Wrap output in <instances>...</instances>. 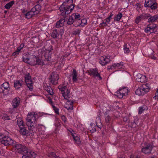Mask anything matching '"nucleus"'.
Returning a JSON list of instances; mask_svg holds the SVG:
<instances>
[{
  "label": "nucleus",
  "mask_w": 158,
  "mask_h": 158,
  "mask_svg": "<svg viewBox=\"0 0 158 158\" xmlns=\"http://www.w3.org/2000/svg\"><path fill=\"white\" fill-rule=\"evenodd\" d=\"M30 55L29 54H26L23 56V61L24 62L29 64L31 65H38L43 66L45 65L44 63L43 60L39 57H36L35 55H33L32 58L30 59Z\"/></svg>",
  "instance_id": "nucleus-1"
},
{
  "label": "nucleus",
  "mask_w": 158,
  "mask_h": 158,
  "mask_svg": "<svg viewBox=\"0 0 158 158\" xmlns=\"http://www.w3.org/2000/svg\"><path fill=\"white\" fill-rule=\"evenodd\" d=\"M37 116V113L34 112H29L26 118V124L28 127H30V132H32V129L35 128L34 125Z\"/></svg>",
  "instance_id": "nucleus-2"
},
{
  "label": "nucleus",
  "mask_w": 158,
  "mask_h": 158,
  "mask_svg": "<svg viewBox=\"0 0 158 158\" xmlns=\"http://www.w3.org/2000/svg\"><path fill=\"white\" fill-rule=\"evenodd\" d=\"M0 142L5 146L13 145L14 141L10 137L1 135L0 133Z\"/></svg>",
  "instance_id": "nucleus-3"
},
{
  "label": "nucleus",
  "mask_w": 158,
  "mask_h": 158,
  "mask_svg": "<svg viewBox=\"0 0 158 158\" xmlns=\"http://www.w3.org/2000/svg\"><path fill=\"white\" fill-rule=\"evenodd\" d=\"M148 84H143L139 87L135 91L136 94L139 96L143 95L149 91L150 88L148 86Z\"/></svg>",
  "instance_id": "nucleus-4"
},
{
  "label": "nucleus",
  "mask_w": 158,
  "mask_h": 158,
  "mask_svg": "<svg viewBox=\"0 0 158 158\" xmlns=\"http://www.w3.org/2000/svg\"><path fill=\"white\" fill-rule=\"evenodd\" d=\"M86 73H88V74L90 76H93L94 77H97L99 80L102 79V78L100 76V74L98 73V69L97 68L90 69L89 70L86 71Z\"/></svg>",
  "instance_id": "nucleus-5"
},
{
  "label": "nucleus",
  "mask_w": 158,
  "mask_h": 158,
  "mask_svg": "<svg viewBox=\"0 0 158 158\" xmlns=\"http://www.w3.org/2000/svg\"><path fill=\"white\" fill-rule=\"evenodd\" d=\"M60 91L62 92L63 96L65 99H68L70 96V90L67 88L66 86L58 88Z\"/></svg>",
  "instance_id": "nucleus-6"
},
{
  "label": "nucleus",
  "mask_w": 158,
  "mask_h": 158,
  "mask_svg": "<svg viewBox=\"0 0 158 158\" xmlns=\"http://www.w3.org/2000/svg\"><path fill=\"white\" fill-rule=\"evenodd\" d=\"M128 90L126 87H124L123 89H120L119 90L115 93V94L119 98H122L123 96L127 94Z\"/></svg>",
  "instance_id": "nucleus-7"
},
{
  "label": "nucleus",
  "mask_w": 158,
  "mask_h": 158,
  "mask_svg": "<svg viewBox=\"0 0 158 158\" xmlns=\"http://www.w3.org/2000/svg\"><path fill=\"white\" fill-rule=\"evenodd\" d=\"M24 125H20L19 129V132L21 134L23 135H29V133L32 134L34 133L33 129H32V132H30V130L29 129L30 127H28V130H27Z\"/></svg>",
  "instance_id": "nucleus-8"
},
{
  "label": "nucleus",
  "mask_w": 158,
  "mask_h": 158,
  "mask_svg": "<svg viewBox=\"0 0 158 158\" xmlns=\"http://www.w3.org/2000/svg\"><path fill=\"white\" fill-rule=\"evenodd\" d=\"M58 75L56 73H53L52 74L49 78L50 81L53 85H56L57 83V80L59 79Z\"/></svg>",
  "instance_id": "nucleus-9"
},
{
  "label": "nucleus",
  "mask_w": 158,
  "mask_h": 158,
  "mask_svg": "<svg viewBox=\"0 0 158 158\" xmlns=\"http://www.w3.org/2000/svg\"><path fill=\"white\" fill-rule=\"evenodd\" d=\"M153 148L152 145L148 143L145 147L142 148V151L145 154H149L151 153Z\"/></svg>",
  "instance_id": "nucleus-10"
},
{
  "label": "nucleus",
  "mask_w": 158,
  "mask_h": 158,
  "mask_svg": "<svg viewBox=\"0 0 158 158\" xmlns=\"http://www.w3.org/2000/svg\"><path fill=\"white\" fill-rule=\"evenodd\" d=\"M53 50V48L52 46H51L49 49L46 50L44 54L45 60L48 61L51 60V56L52 54V52L51 51Z\"/></svg>",
  "instance_id": "nucleus-11"
},
{
  "label": "nucleus",
  "mask_w": 158,
  "mask_h": 158,
  "mask_svg": "<svg viewBox=\"0 0 158 158\" xmlns=\"http://www.w3.org/2000/svg\"><path fill=\"white\" fill-rule=\"evenodd\" d=\"M74 6V4H71L70 5H67L66 6V8H68V9L64 10V11L62 12V14L63 15H68L69 14L73 9Z\"/></svg>",
  "instance_id": "nucleus-12"
},
{
  "label": "nucleus",
  "mask_w": 158,
  "mask_h": 158,
  "mask_svg": "<svg viewBox=\"0 0 158 158\" xmlns=\"http://www.w3.org/2000/svg\"><path fill=\"white\" fill-rule=\"evenodd\" d=\"M24 154L26 155H24L22 158H35L36 157V154L31 150Z\"/></svg>",
  "instance_id": "nucleus-13"
},
{
  "label": "nucleus",
  "mask_w": 158,
  "mask_h": 158,
  "mask_svg": "<svg viewBox=\"0 0 158 158\" xmlns=\"http://www.w3.org/2000/svg\"><path fill=\"white\" fill-rule=\"evenodd\" d=\"M66 17H64L61 19L59 20L57 22L56 24V28H63L64 22L66 21Z\"/></svg>",
  "instance_id": "nucleus-14"
},
{
  "label": "nucleus",
  "mask_w": 158,
  "mask_h": 158,
  "mask_svg": "<svg viewBox=\"0 0 158 158\" xmlns=\"http://www.w3.org/2000/svg\"><path fill=\"white\" fill-rule=\"evenodd\" d=\"M20 99L19 97H16L12 101V105L14 108H17L19 105Z\"/></svg>",
  "instance_id": "nucleus-15"
},
{
  "label": "nucleus",
  "mask_w": 158,
  "mask_h": 158,
  "mask_svg": "<svg viewBox=\"0 0 158 158\" xmlns=\"http://www.w3.org/2000/svg\"><path fill=\"white\" fill-rule=\"evenodd\" d=\"M136 78L139 82H143L146 81L145 76L140 73L137 74L136 76Z\"/></svg>",
  "instance_id": "nucleus-16"
},
{
  "label": "nucleus",
  "mask_w": 158,
  "mask_h": 158,
  "mask_svg": "<svg viewBox=\"0 0 158 158\" xmlns=\"http://www.w3.org/2000/svg\"><path fill=\"white\" fill-rule=\"evenodd\" d=\"M87 21L86 19H82L78 20V23L75 24L74 26L75 27L78 26H84L87 23Z\"/></svg>",
  "instance_id": "nucleus-17"
},
{
  "label": "nucleus",
  "mask_w": 158,
  "mask_h": 158,
  "mask_svg": "<svg viewBox=\"0 0 158 158\" xmlns=\"http://www.w3.org/2000/svg\"><path fill=\"white\" fill-rule=\"evenodd\" d=\"M106 57H105L103 56H101L99 59V63L102 66H104L110 62V60L107 61L106 60Z\"/></svg>",
  "instance_id": "nucleus-18"
},
{
  "label": "nucleus",
  "mask_w": 158,
  "mask_h": 158,
  "mask_svg": "<svg viewBox=\"0 0 158 158\" xmlns=\"http://www.w3.org/2000/svg\"><path fill=\"white\" fill-rule=\"evenodd\" d=\"M22 147H20L19 150H18V152L20 153L23 154L27 152L30 150L28 149L24 145H22Z\"/></svg>",
  "instance_id": "nucleus-19"
},
{
  "label": "nucleus",
  "mask_w": 158,
  "mask_h": 158,
  "mask_svg": "<svg viewBox=\"0 0 158 158\" xmlns=\"http://www.w3.org/2000/svg\"><path fill=\"white\" fill-rule=\"evenodd\" d=\"M73 101L70 102V101H68L64 106V107L68 110H72L73 107Z\"/></svg>",
  "instance_id": "nucleus-20"
},
{
  "label": "nucleus",
  "mask_w": 158,
  "mask_h": 158,
  "mask_svg": "<svg viewBox=\"0 0 158 158\" xmlns=\"http://www.w3.org/2000/svg\"><path fill=\"white\" fill-rule=\"evenodd\" d=\"M158 19V15H156L153 16H152L150 15V16L148 19V22L149 23L150 22L153 23L155 22Z\"/></svg>",
  "instance_id": "nucleus-21"
},
{
  "label": "nucleus",
  "mask_w": 158,
  "mask_h": 158,
  "mask_svg": "<svg viewBox=\"0 0 158 158\" xmlns=\"http://www.w3.org/2000/svg\"><path fill=\"white\" fill-rule=\"evenodd\" d=\"M23 81L22 80H17L14 82V87L16 89H19L22 85Z\"/></svg>",
  "instance_id": "nucleus-22"
},
{
  "label": "nucleus",
  "mask_w": 158,
  "mask_h": 158,
  "mask_svg": "<svg viewBox=\"0 0 158 158\" xmlns=\"http://www.w3.org/2000/svg\"><path fill=\"white\" fill-rule=\"evenodd\" d=\"M26 83L30 90H32L33 89V84L31 79L25 81Z\"/></svg>",
  "instance_id": "nucleus-23"
},
{
  "label": "nucleus",
  "mask_w": 158,
  "mask_h": 158,
  "mask_svg": "<svg viewBox=\"0 0 158 158\" xmlns=\"http://www.w3.org/2000/svg\"><path fill=\"white\" fill-rule=\"evenodd\" d=\"M73 82H76L77 80V74L76 72V70L75 69H73Z\"/></svg>",
  "instance_id": "nucleus-24"
},
{
  "label": "nucleus",
  "mask_w": 158,
  "mask_h": 158,
  "mask_svg": "<svg viewBox=\"0 0 158 158\" xmlns=\"http://www.w3.org/2000/svg\"><path fill=\"white\" fill-rule=\"evenodd\" d=\"M76 20H74L73 18L71 15L69 16V18L67 22V23L69 25H70L72 24L73 23H74L73 25L76 24Z\"/></svg>",
  "instance_id": "nucleus-25"
},
{
  "label": "nucleus",
  "mask_w": 158,
  "mask_h": 158,
  "mask_svg": "<svg viewBox=\"0 0 158 158\" xmlns=\"http://www.w3.org/2000/svg\"><path fill=\"white\" fill-rule=\"evenodd\" d=\"M48 156L50 158H60L59 156H57L56 153L53 152H48Z\"/></svg>",
  "instance_id": "nucleus-26"
},
{
  "label": "nucleus",
  "mask_w": 158,
  "mask_h": 158,
  "mask_svg": "<svg viewBox=\"0 0 158 158\" xmlns=\"http://www.w3.org/2000/svg\"><path fill=\"white\" fill-rule=\"evenodd\" d=\"M15 148V150L18 151V150H19L20 147H22V145L19 143H18L15 142H14V144L12 145Z\"/></svg>",
  "instance_id": "nucleus-27"
},
{
  "label": "nucleus",
  "mask_w": 158,
  "mask_h": 158,
  "mask_svg": "<svg viewBox=\"0 0 158 158\" xmlns=\"http://www.w3.org/2000/svg\"><path fill=\"white\" fill-rule=\"evenodd\" d=\"M59 35L58 32V29H55L53 30L51 35V36L54 38H56Z\"/></svg>",
  "instance_id": "nucleus-28"
},
{
  "label": "nucleus",
  "mask_w": 158,
  "mask_h": 158,
  "mask_svg": "<svg viewBox=\"0 0 158 158\" xmlns=\"http://www.w3.org/2000/svg\"><path fill=\"white\" fill-rule=\"evenodd\" d=\"M148 109V107L145 105L140 107L139 108V114H141L144 110H147Z\"/></svg>",
  "instance_id": "nucleus-29"
},
{
  "label": "nucleus",
  "mask_w": 158,
  "mask_h": 158,
  "mask_svg": "<svg viewBox=\"0 0 158 158\" xmlns=\"http://www.w3.org/2000/svg\"><path fill=\"white\" fill-rule=\"evenodd\" d=\"M15 3V1H12L9 3L6 4L4 6L5 8L8 9H9Z\"/></svg>",
  "instance_id": "nucleus-30"
},
{
  "label": "nucleus",
  "mask_w": 158,
  "mask_h": 158,
  "mask_svg": "<svg viewBox=\"0 0 158 158\" xmlns=\"http://www.w3.org/2000/svg\"><path fill=\"white\" fill-rule=\"evenodd\" d=\"M66 3L65 2H64L63 4L61 5L59 7V10L60 11H64V10L68 9V8H66V6L65 4Z\"/></svg>",
  "instance_id": "nucleus-31"
},
{
  "label": "nucleus",
  "mask_w": 158,
  "mask_h": 158,
  "mask_svg": "<svg viewBox=\"0 0 158 158\" xmlns=\"http://www.w3.org/2000/svg\"><path fill=\"white\" fill-rule=\"evenodd\" d=\"M72 135L76 143L78 145H79L81 143V141L80 140L78 136H75L74 135Z\"/></svg>",
  "instance_id": "nucleus-32"
},
{
  "label": "nucleus",
  "mask_w": 158,
  "mask_h": 158,
  "mask_svg": "<svg viewBox=\"0 0 158 158\" xmlns=\"http://www.w3.org/2000/svg\"><path fill=\"white\" fill-rule=\"evenodd\" d=\"M34 14L32 12L30 11L25 14V17L27 19H29L32 17Z\"/></svg>",
  "instance_id": "nucleus-33"
},
{
  "label": "nucleus",
  "mask_w": 158,
  "mask_h": 158,
  "mask_svg": "<svg viewBox=\"0 0 158 158\" xmlns=\"http://www.w3.org/2000/svg\"><path fill=\"white\" fill-rule=\"evenodd\" d=\"M148 26L151 27L153 29L152 31V32H154L155 33L157 31V26L156 24H149L148 25Z\"/></svg>",
  "instance_id": "nucleus-34"
},
{
  "label": "nucleus",
  "mask_w": 158,
  "mask_h": 158,
  "mask_svg": "<svg viewBox=\"0 0 158 158\" xmlns=\"http://www.w3.org/2000/svg\"><path fill=\"white\" fill-rule=\"evenodd\" d=\"M158 6V4L156 2H153V3L151 4L150 6L149 7L152 10H155L156 9Z\"/></svg>",
  "instance_id": "nucleus-35"
},
{
  "label": "nucleus",
  "mask_w": 158,
  "mask_h": 158,
  "mask_svg": "<svg viewBox=\"0 0 158 158\" xmlns=\"http://www.w3.org/2000/svg\"><path fill=\"white\" fill-rule=\"evenodd\" d=\"M45 90L50 95H53V90L50 86H47Z\"/></svg>",
  "instance_id": "nucleus-36"
},
{
  "label": "nucleus",
  "mask_w": 158,
  "mask_h": 158,
  "mask_svg": "<svg viewBox=\"0 0 158 158\" xmlns=\"http://www.w3.org/2000/svg\"><path fill=\"white\" fill-rule=\"evenodd\" d=\"M73 15L74 17V20H76V22L77 21H78L79 19H80V18L81 17L80 14L77 13H73Z\"/></svg>",
  "instance_id": "nucleus-37"
},
{
  "label": "nucleus",
  "mask_w": 158,
  "mask_h": 158,
  "mask_svg": "<svg viewBox=\"0 0 158 158\" xmlns=\"http://www.w3.org/2000/svg\"><path fill=\"white\" fill-rule=\"evenodd\" d=\"M4 91V95H7L9 93L10 90V87H2Z\"/></svg>",
  "instance_id": "nucleus-38"
},
{
  "label": "nucleus",
  "mask_w": 158,
  "mask_h": 158,
  "mask_svg": "<svg viewBox=\"0 0 158 158\" xmlns=\"http://www.w3.org/2000/svg\"><path fill=\"white\" fill-rule=\"evenodd\" d=\"M122 17V14L120 12L116 15V17L114 19L115 21H119L120 20Z\"/></svg>",
  "instance_id": "nucleus-39"
},
{
  "label": "nucleus",
  "mask_w": 158,
  "mask_h": 158,
  "mask_svg": "<svg viewBox=\"0 0 158 158\" xmlns=\"http://www.w3.org/2000/svg\"><path fill=\"white\" fill-rule=\"evenodd\" d=\"M140 15L142 19H147L150 16V14H149L143 13Z\"/></svg>",
  "instance_id": "nucleus-40"
},
{
  "label": "nucleus",
  "mask_w": 158,
  "mask_h": 158,
  "mask_svg": "<svg viewBox=\"0 0 158 158\" xmlns=\"http://www.w3.org/2000/svg\"><path fill=\"white\" fill-rule=\"evenodd\" d=\"M153 30V29L151 27L148 26V27L146 28L145 29V31L146 32H150V33H155L154 32H152V31Z\"/></svg>",
  "instance_id": "nucleus-41"
},
{
  "label": "nucleus",
  "mask_w": 158,
  "mask_h": 158,
  "mask_svg": "<svg viewBox=\"0 0 158 158\" xmlns=\"http://www.w3.org/2000/svg\"><path fill=\"white\" fill-rule=\"evenodd\" d=\"M114 68H115L116 67H119V68H122V66L123 65V63L122 62H120L119 63H118L117 64H114Z\"/></svg>",
  "instance_id": "nucleus-42"
},
{
  "label": "nucleus",
  "mask_w": 158,
  "mask_h": 158,
  "mask_svg": "<svg viewBox=\"0 0 158 158\" xmlns=\"http://www.w3.org/2000/svg\"><path fill=\"white\" fill-rule=\"evenodd\" d=\"M24 77L25 78V81L31 80V77L30 73H26V74L24 76Z\"/></svg>",
  "instance_id": "nucleus-43"
},
{
  "label": "nucleus",
  "mask_w": 158,
  "mask_h": 158,
  "mask_svg": "<svg viewBox=\"0 0 158 158\" xmlns=\"http://www.w3.org/2000/svg\"><path fill=\"white\" fill-rule=\"evenodd\" d=\"M35 7V8H36L37 10L36 13L40 12L41 9V6L39 4H37L36 5Z\"/></svg>",
  "instance_id": "nucleus-44"
},
{
  "label": "nucleus",
  "mask_w": 158,
  "mask_h": 158,
  "mask_svg": "<svg viewBox=\"0 0 158 158\" xmlns=\"http://www.w3.org/2000/svg\"><path fill=\"white\" fill-rule=\"evenodd\" d=\"M105 120L106 123H109L111 119L110 117L107 114H105Z\"/></svg>",
  "instance_id": "nucleus-45"
},
{
  "label": "nucleus",
  "mask_w": 158,
  "mask_h": 158,
  "mask_svg": "<svg viewBox=\"0 0 158 158\" xmlns=\"http://www.w3.org/2000/svg\"><path fill=\"white\" fill-rule=\"evenodd\" d=\"M113 15V14L112 13H111L110 14V15L109 16V17L107 18L105 20H106V22L108 23H109L110 22L111 19Z\"/></svg>",
  "instance_id": "nucleus-46"
},
{
  "label": "nucleus",
  "mask_w": 158,
  "mask_h": 158,
  "mask_svg": "<svg viewBox=\"0 0 158 158\" xmlns=\"http://www.w3.org/2000/svg\"><path fill=\"white\" fill-rule=\"evenodd\" d=\"M151 4H150L149 0H146L144 4V6L145 7H149Z\"/></svg>",
  "instance_id": "nucleus-47"
},
{
  "label": "nucleus",
  "mask_w": 158,
  "mask_h": 158,
  "mask_svg": "<svg viewBox=\"0 0 158 158\" xmlns=\"http://www.w3.org/2000/svg\"><path fill=\"white\" fill-rule=\"evenodd\" d=\"M2 119L4 120H10V116L7 115H3L2 117Z\"/></svg>",
  "instance_id": "nucleus-48"
},
{
  "label": "nucleus",
  "mask_w": 158,
  "mask_h": 158,
  "mask_svg": "<svg viewBox=\"0 0 158 158\" xmlns=\"http://www.w3.org/2000/svg\"><path fill=\"white\" fill-rule=\"evenodd\" d=\"M80 30L79 29H77L75 30V31H73V35H78L80 34Z\"/></svg>",
  "instance_id": "nucleus-49"
},
{
  "label": "nucleus",
  "mask_w": 158,
  "mask_h": 158,
  "mask_svg": "<svg viewBox=\"0 0 158 158\" xmlns=\"http://www.w3.org/2000/svg\"><path fill=\"white\" fill-rule=\"evenodd\" d=\"M1 86L3 87H10L9 84L7 82H4L2 85Z\"/></svg>",
  "instance_id": "nucleus-50"
},
{
  "label": "nucleus",
  "mask_w": 158,
  "mask_h": 158,
  "mask_svg": "<svg viewBox=\"0 0 158 158\" xmlns=\"http://www.w3.org/2000/svg\"><path fill=\"white\" fill-rule=\"evenodd\" d=\"M52 106L53 108V110L55 111V113L56 114H59V109H58L56 107V106H55L53 105H52Z\"/></svg>",
  "instance_id": "nucleus-51"
},
{
  "label": "nucleus",
  "mask_w": 158,
  "mask_h": 158,
  "mask_svg": "<svg viewBox=\"0 0 158 158\" xmlns=\"http://www.w3.org/2000/svg\"><path fill=\"white\" fill-rule=\"evenodd\" d=\"M63 28H60V29L59 30L58 29V33L59 35H60L61 36L64 33V30H63Z\"/></svg>",
  "instance_id": "nucleus-52"
},
{
  "label": "nucleus",
  "mask_w": 158,
  "mask_h": 158,
  "mask_svg": "<svg viewBox=\"0 0 158 158\" xmlns=\"http://www.w3.org/2000/svg\"><path fill=\"white\" fill-rule=\"evenodd\" d=\"M24 46L23 43H22L17 48L18 50L20 51L24 47Z\"/></svg>",
  "instance_id": "nucleus-53"
},
{
  "label": "nucleus",
  "mask_w": 158,
  "mask_h": 158,
  "mask_svg": "<svg viewBox=\"0 0 158 158\" xmlns=\"http://www.w3.org/2000/svg\"><path fill=\"white\" fill-rule=\"evenodd\" d=\"M123 48V49L125 50L126 51V52H129L130 50H129V48L127 47V45L126 44L124 45Z\"/></svg>",
  "instance_id": "nucleus-54"
},
{
  "label": "nucleus",
  "mask_w": 158,
  "mask_h": 158,
  "mask_svg": "<svg viewBox=\"0 0 158 158\" xmlns=\"http://www.w3.org/2000/svg\"><path fill=\"white\" fill-rule=\"evenodd\" d=\"M17 124L19 127V128H20V125H24L23 124V122L22 120L20 121L19 122L18 120H17Z\"/></svg>",
  "instance_id": "nucleus-55"
},
{
  "label": "nucleus",
  "mask_w": 158,
  "mask_h": 158,
  "mask_svg": "<svg viewBox=\"0 0 158 158\" xmlns=\"http://www.w3.org/2000/svg\"><path fill=\"white\" fill-rule=\"evenodd\" d=\"M123 121L124 122H129V118L127 116H125L123 118Z\"/></svg>",
  "instance_id": "nucleus-56"
},
{
  "label": "nucleus",
  "mask_w": 158,
  "mask_h": 158,
  "mask_svg": "<svg viewBox=\"0 0 158 158\" xmlns=\"http://www.w3.org/2000/svg\"><path fill=\"white\" fill-rule=\"evenodd\" d=\"M107 24L106 22H102L100 24V27H106L107 26Z\"/></svg>",
  "instance_id": "nucleus-57"
},
{
  "label": "nucleus",
  "mask_w": 158,
  "mask_h": 158,
  "mask_svg": "<svg viewBox=\"0 0 158 158\" xmlns=\"http://www.w3.org/2000/svg\"><path fill=\"white\" fill-rule=\"evenodd\" d=\"M115 69V68H114V64H113L112 66H108V67H107V69L108 70H110V69Z\"/></svg>",
  "instance_id": "nucleus-58"
},
{
  "label": "nucleus",
  "mask_w": 158,
  "mask_h": 158,
  "mask_svg": "<svg viewBox=\"0 0 158 158\" xmlns=\"http://www.w3.org/2000/svg\"><path fill=\"white\" fill-rule=\"evenodd\" d=\"M31 11L33 12V13L34 14V13L35 12H37L36 10V8H35V7L34 6L33 8H32L31 10H30Z\"/></svg>",
  "instance_id": "nucleus-59"
},
{
  "label": "nucleus",
  "mask_w": 158,
  "mask_h": 158,
  "mask_svg": "<svg viewBox=\"0 0 158 158\" xmlns=\"http://www.w3.org/2000/svg\"><path fill=\"white\" fill-rule=\"evenodd\" d=\"M138 122V119L136 118L134 120L133 122H132L134 123H135V124H137V123Z\"/></svg>",
  "instance_id": "nucleus-60"
},
{
  "label": "nucleus",
  "mask_w": 158,
  "mask_h": 158,
  "mask_svg": "<svg viewBox=\"0 0 158 158\" xmlns=\"http://www.w3.org/2000/svg\"><path fill=\"white\" fill-rule=\"evenodd\" d=\"M122 74V75L125 76H126V75H128V73L126 71H124V72H123Z\"/></svg>",
  "instance_id": "nucleus-61"
},
{
  "label": "nucleus",
  "mask_w": 158,
  "mask_h": 158,
  "mask_svg": "<svg viewBox=\"0 0 158 158\" xmlns=\"http://www.w3.org/2000/svg\"><path fill=\"white\" fill-rule=\"evenodd\" d=\"M2 87L1 86L0 87V93H2L4 95V91Z\"/></svg>",
  "instance_id": "nucleus-62"
},
{
  "label": "nucleus",
  "mask_w": 158,
  "mask_h": 158,
  "mask_svg": "<svg viewBox=\"0 0 158 158\" xmlns=\"http://www.w3.org/2000/svg\"><path fill=\"white\" fill-rule=\"evenodd\" d=\"M131 125L132 127L135 128L136 127L137 124H135V123H131Z\"/></svg>",
  "instance_id": "nucleus-63"
},
{
  "label": "nucleus",
  "mask_w": 158,
  "mask_h": 158,
  "mask_svg": "<svg viewBox=\"0 0 158 158\" xmlns=\"http://www.w3.org/2000/svg\"><path fill=\"white\" fill-rule=\"evenodd\" d=\"M61 118L63 121L64 122H65L66 119L64 116H63L61 117Z\"/></svg>",
  "instance_id": "nucleus-64"
}]
</instances>
